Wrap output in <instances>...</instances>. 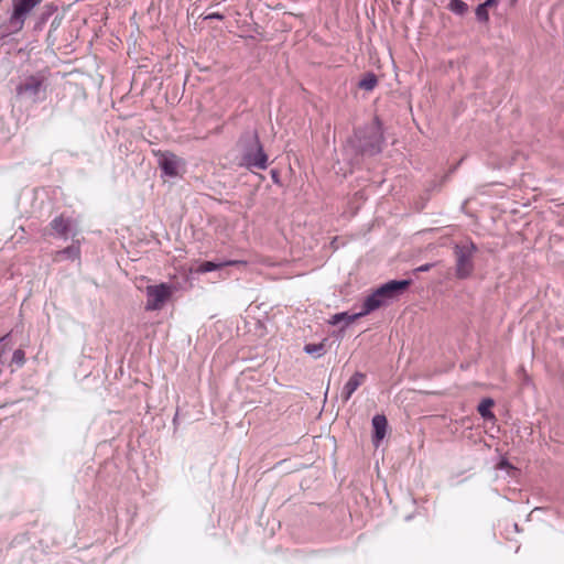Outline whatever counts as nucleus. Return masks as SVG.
Listing matches in <instances>:
<instances>
[{
	"mask_svg": "<svg viewBox=\"0 0 564 564\" xmlns=\"http://www.w3.org/2000/svg\"><path fill=\"white\" fill-rule=\"evenodd\" d=\"M50 226L54 234L57 236H61L63 238H67L68 234H72L73 236L76 235V231L73 230V221L69 218H65L62 215L55 217L51 223Z\"/></svg>",
	"mask_w": 564,
	"mask_h": 564,
	"instance_id": "obj_9",
	"label": "nucleus"
},
{
	"mask_svg": "<svg viewBox=\"0 0 564 564\" xmlns=\"http://www.w3.org/2000/svg\"><path fill=\"white\" fill-rule=\"evenodd\" d=\"M388 421L382 414H377L372 417L373 436L372 442L375 446H379L380 442L387 434Z\"/></svg>",
	"mask_w": 564,
	"mask_h": 564,
	"instance_id": "obj_11",
	"label": "nucleus"
},
{
	"mask_svg": "<svg viewBox=\"0 0 564 564\" xmlns=\"http://www.w3.org/2000/svg\"><path fill=\"white\" fill-rule=\"evenodd\" d=\"M410 283V280H391L382 284L373 293L366 297L362 310L358 313H355L352 318L362 317L380 308L381 306L388 305L392 300L402 294L408 289Z\"/></svg>",
	"mask_w": 564,
	"mask_h": 564,
	"instance_id": "obj_1",
	"label": "nucleus"
},
{
	"mask_svg": "<svg viewBox=\"0 0 564 564\" xmlns=\"http://www.w3.org/2000/svg\"><path fill=\"white\" fill-rule=\"evenodd\" d=\"M12 362L18 365V366H23L24 362H25V355H24V351L22 349H17L14 350L13 355H12Z\"/></svg>",
	"mask_w": 564,
	"mask_h": 564,
	"instance_id": "obj_20",
	"label": "nucleus"
},
{
	"mask_svg": "<svg viewBox=\"0 0 564 564\" xmlns=\"http://www.w3.org/2000/svg\"><path fill=\"white\" fill-rule=\"evenodd\" d=\"M476 251L477 247L473 242L455 246L457 278L466 279L471 274L474 270L473 258Z\"/></svg>",
	"mask_w": 564,
	"mask_h": 564,
	"instance_id": "obj_5",
	"label": "nucleus"
},
{
	"mask_svg": "<svg viewBox=\"0 0 564 564\" xmlns=\"http://www.w3.org/2000/svg\"><path fill=\"white\" fill-rule=\"evenodd\" d=\"M304 351L315 358H319L325 354V345L323 343L307 344L304 346Z\"/></svg>",
	"mask_w": 564,
	"mask_h": 564,
	"instance_id": "obj_16",
	"label": "nucleus"
},
{
	"mask_svg": "<svg viewBox=\"0 0 564 564\" xmlns=\"http://www.w3.org/2000/svg\"><path fill=\"white\" fill-rule=\"evenodd\" d=\"M448 9L455 14L463 15L467 11L468 7L462 0H452L448 3Z\"/></svg>",
	"mask_w": 564,
	"mask_h": 564,
	"instance_id": "obj_18",
	"label": "nucleus"
},
{
	"mask_svg": "<svg viewBox=\"0 0 564 564\" xmlns=\"http://www.w3.org/2000/svg\"><path fill=\"white\" fill-rule=\"evenodd\" d=\"M238 263H240V261H236V260H228V261H223V262L205 261V262H202L197 267L196 272L207 273V272H212V271L221 269L224 267L236 265Z\"/></svg>",
	"mask_w": 564,
	"mask_h": 564,
	"instance_id": "obj_12",
	"label": "nucleus"
},
{
	"mask_svg": "<svg viewBox=\"0 0 564 564\" xmlns=\"http://www.w3.org/2000/svg\"><path fill=\"white\" fill-rule=\"evenodd\" d=\"M41 2V0H14L13 12L10 18L12 24L21 29L28 14Z\"/></svg>",
	"mask_w": 564,
	"mask_h": 564,
	"instance_id": "obj_8",
	"label": "nucleus"
},
{
	"mask_svg": "<svg viewBox=\"0 0 564 564\" xmlns=\"http://www.w3.org/2000/svg\"><path fill=\"white\" fill-rule=\"evenodd\" d=\"M154 154L158 158L159 166L164 175L169 177L180 175V170L185 165L183 159L170 151H156Z\"/></svg>",
	"mask_w": 564,
	"mask_h": 564,
	"instance_id": "obj_7",
	"label": "nucleus"
},
{
	"mask_svg": "<svg viewBox=\"0 0 564 564\" xmlns=\"http://www.w3.org/2000/svg\"><path fill=\"white\" fill-rule=\"evenodd\" d=\"M378 84V78L373 73H367L364 78L358 83L359 88L371 91Z\"/></svg>",
	"mask_w": 564,
	"mask_h": 564,
	"instance_id": "obj_13",
	"label": "nucleus"
},
{
	"mask_svg": "<svg viewBox=\"0 0 564 564\" xmlns=\"http://www.w3.org/2000/svg\"><path fill=\"white\" fill-rule=\"evenodd\" d=\"M366 375L362 372H355L349 380L346 382L341 390V398L345 402H347L355 391L365 382Z\"/></svg>",
	"mask_w": 564,
	"mask_h": 564,
	"instance_id": "obj_10",
	"label": "nucleus"
},
{
	"mask_svg": "<svg viewBox=\"0 0 564 564\" xmlns=\"http://www.w3.org/2000/svg\"><path fill=\"white\" fill-rule=\"evenodd\" d=\"M79 253H80L79 246L70 245V246L66 247L65 249L58 251L56 253V258H65V259L75 260V259L79 258Z\"/></svg>",
	"mask_w": 564,
	"mask_h": 564,
	"instance_id": "obj_14",
	"label": "nucleus"
},
{
	"mask_svg": "<svg viewBox=\"0 0 564 564\" xmlns=\"http://www.w3.org/2000/svg\"><path fill=\"white\" fill-rule=\"evenodd\" d=\"M511 467L507 460H501L499 464V468H509Z\"/></svg>",
	"mask_w": 564,
	"mask_h": 564,
	"instance_id": "obj_23",
	"label": "nucleus"
},
{
	"mask_svg": "<svg viewBox=\"0 0 564 564\" xmlns=\"http://www.w3.org/2000/svg\"><path fill=\"white\" fill-rule=\"evenodd\" d=\"M476 17L480 22H487L489 19L487 7H485L482 3L479 4L476 9Z\"/></svg>",
	"mask_w": 564,
	"mask_h": 564,
	"instance_id": "obj_19",
	"label": "nucleus"
},
{
	"mask_svg": "<svg viewBox=\"0 0 564 564\" xmlns=\"http://www.w3.org/2000/svg\"><path fill=\"white\" fill-rule=\"evenodd\" d=\"M357 147L362 154L375 155L381 152L383 141L381 124L376 118L375 121L356 131Z\"/></svg>",
	"mask_w": 564,
	"mask_h": 564,
	"instance_id": "obj_4",
	"label": "nucleus"
},
{
	"mask_svg": "<svg viewBox=\"0 0 564 564\" xmlns=\"http://www.w3.org/2000/svg\"><path fill=\"white\" fill-rule=\"evenodd\" d=\"M47 79L48 77L45 70L25 75L15 88L17 95L32 102L41 101L45 98Z\"/></svg>",
	"mask_w": 564,
	"mask_h": 564,
	"instance_id": "obj_3",
	"label": "nucleus"
},
{
	"mask_svg": "<svg viewBox=\"0 0 564 564\" xmlns=\"http://www.w3.org/2000/svg\"><path fill=\"white\" fill-rule=\"evenodd\" d=\"M495 2H496V0H486L482 4L488 8V7L492 6Z\"/></svg>",
	"mask_w": 564,
	"mask_h": 564,
	"instance_id": "obj_24",
	"label": "nucleus"
},
{
	"mask_svg": "<svg viewBox=\"0 0 564 564\" xmlns=\"http://www.w3.org/2000/svg\"><path fill=\"white\" fill-rule=\"evenodd\" d=\"M433 267V263H425L415 269L417 272L429 271Z\"/></svg>",
	"mask_w": 564,
	"mask_h": 564,
	"instance_id": "obj_21",
	"label": "nucleus"
},
{
	"mask_svg": "<svg viewBox=\"0 0 564 564\" xmlns=\"http://www.w3.org/2000/svg\"><path fill=\"white\" fill-rule=\"evenodd\" d=\"M174 288L167 283L148 285L145 289L147 311H159L171 299Z\"/></svg>",
	"mask_w": 564,
	"mask_h": 564,
	"instance_id": "obj_6",
	"label": "nucleus"
},
{
	"mask_svg": "<svg viewBox=\"0 0 564 564\" xmlns=\"http://www.w3.org/2000/svg\"><path fill=\"white\" fill-rule=\"evenodd\" d=\"M352 316H355V314H349L347 312L337 313V314L333 315V317L329 321V323L332 325H337L341 321H344L345 325L347 326V325L351 324L352 322H355L357 319V318H352Z\"/></svg>",
	"mask_w": 564,
	"mask_h": 564,
	"instance_id": "obj_17",
	"label": "nucleus"
},
{
	"mask_svg": "<svg viewBox=\"0 0 564 564\" xmlns=\"http://www.w3.org/2000/svg\"><path fill=\"white\" fill-rule=\"evenodd\" d=\"M241 148L242 164L248 169L265 170L268 167V155L256 131L246 132L239 140Z\"/></svg>",
	"mask_w": 564,
	"mask_h": 564,
	"instance_id": "obj_2",
	"label": "nucleus"
},
{
	"mask_svg": "<svg viewBox=\"0 0 564 564\" xmlns=\"http://www.w3.org/2000/svg\"><path fill=\"white\" fill-rule=\"evenodd\" d=\"M205 19H207V20H210V19L223 20L224 15L218 13V12H215V13L208 14Z\"/></svg>",
	"mask_w": 564,
	"mask_h": 564,
	"instance_id": "obj_22",
	"label": "nucleus"
},
{
	"mask_svg": "<svg viewBox=\"0 0 564 564\" xmlns=\"http://www.w3.org/2000/svg\"><path fill=\"white\" fill-rule=\"evenodd\" d=\"M494 405V401L491 399H484L479 405H478V412L479 414L486 419V420H490V419H494L495 415L494 413L491 412V406Z\"/></svg>",
	"mask_w": 564,
	"mask_h": 564,
	"instance_id": "obj_15",
	"label": "nucleus"
}]
</instances>
